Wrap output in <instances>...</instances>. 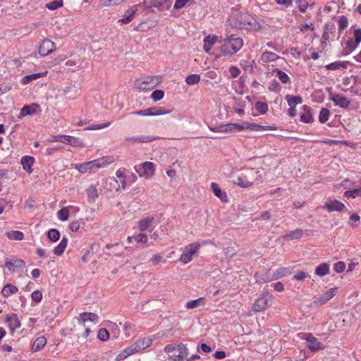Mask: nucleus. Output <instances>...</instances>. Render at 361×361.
I'll return each instance as SVG.
<instances>
[{
  "label": "nucleus",
  "instance_id": "nucleus-2",
  "mask_svg": "<svg viewBox=\"0 0 361 361\" xmlns=\"http://www.w3.org/2000/svg\"><path fill=\"white\" fill-rule=\"evenodd\" d=\"M261 176L260 171L254 169L243 171L235 183L241 188H248Z\"/></svg>",
  "mask_w": 361,
  "mask_h": 361
},
{
  "label": "nucleus",
  "instance_id": "nucleus-36",
  "mask_svg": "<svg viewBox=\"0 0 361 361\" xmlns=\"http://www.w3.org/2000/svg\"><path fill=\"white\" fill-rule=\"evenodd\" d=\"M286 99L290 106H295L296 104H301L302 101L300 96H293L290 94L286 95Z\"/></svg>",
  "mask_w": 361,
  "mask_h": 361
},
{
  "label": "nucleus",
  "instance_id": "nucleus-46",
  "mask_svg": "<svg viewBox=\"0 0 361 361\" xmlns=\"http://www.w3.org/2000/svg\"><path fill=\"white\" fill-rule=\"evenodd\" d=\"M63 6L62 0H54L46 4V8L49 10L54 11Z\"/></svg>",
  "mask_w": 361,
  "mask_h": 361
},
{
  "label": "nucleus",
  "instance_id": "nucleus-12",
  "mask_svg": "<svg viewBox=\"0 0 361 361\" xmlns=\"http://www.w3.org/2000/svg\"><path fill=\"white\" fill-rule=\"evenodd\" d=\"M322 207L326 209L329 212H331L334 211L341 212L343 210L345 206L338 200H329Z\"/></svg>",
  "mask_w": 361,
  "mask_h": 361
},
{
  "label": "nucleus",
  "instance_id": "nucleus-61",
  "mask_svg": "<svg viewBox=\"0 0 361 361\" xmlns=\"http://www.w3.org/2000/svg\"><path fill=\"white\" fill-rule=\"evenodd\" d=\"M345 269V264L343 262H338L334 264V270L337 273L343 272Z\"/></svg>",
  "mask_w": 361,
  "mask_h": 361
},
{
  "label": "nucleus",
  "instance_id": "nucleus-15",
  "mask_svg": "<svg viewBox=\"0 0 361 361\" xmlns=\"http://www.w3.org/2000/svg\"><path fill=\"white\" fill-rule=\"evenodd\" d=\"M152 340L149 338H143L137 341L131 345L134 353H137L146 349L152 345Z\"/></svg>",
  "mask_w": 361,
  "mask_h": 361
},
{
  "label": "nucleus",
  "instance_id": "nucleus-19",
  "mask_svg": "<svg viewBox=\"0 0 361 361\" xmlns=\"http://www.w3.org/2000/svg\"><path fill=\"white\" fill-rule=\"evenodd\" d=\"M35 159L32 157L25 156L21 159V164L23 169L27 173L32 172V166L33 165Z\"/></svg>",
  "mask_w": 361,
  "mask_h": 361
},
{
  "label": "nucleus",
  "instance_id": "nucleus-40",
  "mask_svg": "<svg viewBox=\"0 0 361 361\" xmlns=\"http://www.w3.org/2000/svg\"><path fill=\"white\" fill-rule=\"evenodd\" d=\"M274 72L276 73V76L283 84H288L290 82V78L285 72L279 68H276Z\"/></svg>",
  "mask_w": 361,
  "mask_h": 361
},
{
  "label": "nucleus",
  "instance_id": "nucleus-22",
  "mask_svg": "<svg viewBox=\"0 0 361 361\" xmlns=\"http://www.w3.org/2000/svg\"><path fill=\"white\" fill-rule=\"evenodd\" d=\"M137 11V6H132L130 9H128L124 14V16L121 21L122 23L126 24L131 21L133 16Z\"/></svg>",
  "mask_w": 361,
  "mask_h": 361
},
{
  "label": "nucleus",
  "instance_id": "nucleus-55",
  "mask_svg": "<svg viewBox=\"0 0 361 361\" xmlns=\"http://www.w3.org/2000/svg\"><path fill=\"white\" fill-rule=\"evenodd\" d=\"M338 23H339L338 28H339L340 32L343 30L344 29H345L348 25V20L347 17H345V16H341L338 20Z\"/></svg>",
  "mask_w": 361,
  "mask_h": 361
},
{
  "label": "nucleus",
  "instance_id": "nucleus-34",
  "mask_svg": "<svg viewBox=\"0 0 361 361\" xmlns=\"http://www.w3.org/2000/svg\"><path fill=\"white\" fill-rule=\"evenodd\" d=\"M348 63V61H343V62L336 61V62L327 64L325 66V68L327 70L335 71V70L339 69L340 68H346Z\"/></svg>",
  "mask_w": 361,
  "mask_h": 361
},
{
  "label": "nucleus",
  "instance_id": "nucleus-31",
  "mask_svg": "<svg viewBox=\"0 0 361 361\" xmlns=\"http://www.w3.org/2000/svg\"><path fill=\"white\" fill-rule=\"evenodd\" d=\"M68 244V239L66 238H63L59 244L54 248V252L57 256H61Z\"/></svg>",
  "mask_w": 361,
  "mask_h": 361
},
{
  "label": "nucleus",
  "instance_id": "nucleus-33",
  "mask_svg": "<svg viewBox=\"0 0 361 361\" xmlns=\"http://www.w3.org/2000/svg\"><path fill=\"white\" fill-rule=\"evenodd\" d=\"M6 235L10 240H22L24 238L23 233L19 231L6 232Z\"/></svg>",
  "mask_w": 361,
  "mask_h": 361
},
{
  "label": "nucleus",
  "instance_id": "nucleus-10",
  "mask_svg": "<svg viewBox=\"0 0 361 361\" xmlns=\"http://www.w3.org/2000/svg\"><path fill=\"white\" fill-rule=\"evenodd\" d=\"M5 266L11 272H18L20 269H24L25 263L23 259L17 258H7L6 260Z\"/></svg>",
  "mask_w": 361,
  "mask_h": 361
},
{
  "label": "nucleus",
  "instance_id": "nucleus-8",
  "mask_svg": "<svg viewBox=\"0 0 361 361\" xmlns=\"http://www.w3.org/2000/svg\"><path fill=\"white\" fill-rule=\"evenodd\" d=\"M298 336L307 341V348L312 351H317L323 348L322 344L317 341V339L310 333H301Z\"/></svg>",
  "mask_w": 361,
  "mask_h": 361
},
{
  "label": "nucleus",
  "instance_id": "nucleus-6",
  "mask_svg": "<svg viewBox=\"0 0 361 361\" xmlns=\"http://www.w3.org/2000/svg\"><path fill=\"white\" fill-rule=\"evenodd\" d=\"M235 126L234 131H240L244 129H249L253 131H262V130H276V128L275 126H260L256 123H243L241 124L238 123H232Z\"/></svg>",
  "mask_w": 361,
  "mask_h": 361
},
{
  "label": "nucleus",
  "instance_id": "nucleus-20",
  "mask_svg": "<svg viewBox=\"0 0 361 361\" xmlns=\"http://www.w3.org/2000/svg\"><path fill=\"white\" fill-rule=\"evenodd\" d=\"M157 137L154 136H140V137H126V140L130 142H149L157 140Z\"/></svg>",
  "mask_w": 361,
  "mask_h": 361
},
{
  "label": "nucleus",
  "instance_id": "nucleus-30",
  "mask_svg": "<svg viewBox=\"0 0 361 361\" xmlns=\"http://www.w3.org/2000/svg\"><path fill=\"white\" fill-rule=\"evenodd\" d=\"M216 38L217 37L215 35H208L204 38L203 48L206 52H208L212 49V47L215 43Z\"/></svg>",
  "mask_w": 361,
  "mask_h": 361
},
{
  "label": "nucleus",
  "instance_id": "nucleus-38",
  "mask_svg": "<svg viewBox=\"0 0 361 361\" xmlns=\"http://www.w3.org/2000/svg\"><path fill=\"white\" fill-rule=\"evenodd\" d=\"M204 304V298H200L197 300H190L186 303V307L188 309H194Z\"/></svg>",
  "mask_w": 361,
  "mask_h": 361
},
{
  "label": "nucleus",
  "instance_id": "nucleus-24",
  "mask_svg": "<svg viewBox=\"0 0 361 361\" xmlns=\"http://www.w3.org/2000/svg\"><path fill=\"white\" fill-rule=\"evenodd\" d=\"M303 233H304V232L302 229L297 228L294 231H290L289 233L286 234V235H284L283 238L285 240H288L300 239V238L302 237Z\"/></svg>",
  "mask_w": 361,
  "mask_h": 361
},
{
  "label": "nucleus",
  "instance_id": "nucleus-50",
  "mask_svg": "<svg viewBox=\"0 0 361 361\" xmlns=\"http://www.w3.org/2000/svg\"><path fill=\"white\" fill-rule=\"evenodd\" d=\"M204 77L207 80H214L216 84L219 83V76H218L217 73L214 71H207V73H205Z\"/></svg>",
  "mask_w": 361,
  "mask_h": 361
},
{
  "label": "nucleus",
  "instance_id": "nucleus-11",
  "mask_svg": "<svg viewBox=\"0 0 361 361\" xmlns=\"http://www.w3.org/2000/svg\"><path fill=\"white\" fill-rule=\"evenodd\" d=\"M272 295L269 293L263 294L254 303L253 308L256 312H259L262 310L265 309L269 305V302L271 300Z\"/></svg>",
  "mask_w": 361,
  "mask_h": 361
},
{
  "label": "nucleus",
  "instance_id": "nucleus-17",
  "mask_svg": "<svg viewBox=\"0 0 361 361\" xmlns=\"http://www.w3.org/2000/svg\"><path fill=\"white\" fill-rule=\"evenodd\" d=\"M209 128L210 130L215 133H229L234 131L235 126L232 125V123H228L216 126H209Z\"/></svg>",
  "mask_w": 361,
  "mask_h": 361
},
{
  "label": "nucleus",
  "instance_id": "nucleus-5",
  "mask_svg": "<svg viewBox=\"0 0 361 361\" xmlns=\"http://www.w3.org/2000/svg\"><path fill=\"white\" fill-rule=\"evenodd\" d=\"M200 245L198 243H190L184 248L183 254L180 255V260L183 264H188L192 260V257L197 252Z\"/></svg>",
  "mask_w": 361,
  "mask_h": 361
},
{
  "label": "nucleus",
  "instance_id": "nucleus-41",
  "mask_svg": "<svg viewBox=\"0 0 361 361\" xmlns=\"http://www.w3.org/2000/svg\"><path fill=\"white\" fill-rule=\"evenodd\" d=\"M134 353H134L131 345H130L128 348L124 349L121 353H119L117 355L116 360L117 361L122 360L126 358L127 357H128L129 355H133Z\"/></svg>",
  "mask_w": 361,
  "mask_h": 361
},
{
  "label": "nucleus",
  "instance_id": "nucleus-53",
  "mask_svg": "<svg viewBox=\"0 0 361 361\" xmlns=\"http://www.w3.org/2000/svg\"><path fill=\"white\" fill-rule=\"evenodd\" d=\"M211 189L212 190V192H214V194L219 197V198H222V195H223V192L221 191V189L219 188V185L216 183H211Z\"/></svg>",
  "mask_w": 361,
  "mask_h": 361
},
{
  "label": "nucleus",
  "instance_id": "nucleus-37",
  "mask_svg": "<svg viewBox=\"0 0 361 361\" xmlns=\"http://www.w3.org/2000/svg\"><path fill=\"white\" fill-rule=\"evenodd\" d=\"M329 271V266L326 263L319 264L315 269V274L319 276L326 275Z\"/></svg>",
  "mask_w": 361,
  "mask_h": 361
},
{
  "label": "nucleus",
  "instance_id": "nucleus-3",
  "mask_svg": "<svg viewBox=\"0 0 361 361\" xmlns=\"http://www.w3.org/2000/svg\"><path fill=\"white\" fill-rule=\"evenodd\" d=\"M111 158H102L99 159H95L91 161L85 162L80 164H75V169H77L80 173H86L88 171H91L94 169H99L104 167L111 162Z\"/></svg>",
  "mask_w": 361,
  "mask_h": 361
},
{
  "label": "nucleus",
  "instance_id": "nucleus-32",
  "mask_svg": "<svg viewBox=\"0 0 361 361\" xmlns=\"http://www.w3.org/2000/svg\"><path fill=\"white\" fill-rule=\"evenodd\" d=\"M86 191L89 202H93L98 197L97 189L94 185H90Z\"/></svg>",
  "mask_w": 361,
  "mask_h": 361
},
{
  "label": "nucleus",
  "instance_id": "nucleus-44",
  "mask_svg": "<svg viewBox=\"0 0 361 361\" xmlns=\"http://www.w3.org/2000/svg\"><path fill=\"white\" fill-rule=\"evenodd\" d=\"M330 115V111L328 109L322 108L319 112V121L322 123H324L328 121Z\"/></svg>",
  "mask_w": 361,
  "mask_h": 361
},
{
  "label": "nucleus",
  "instance_id": "nucleus-63",
  "mask_svg": "<svg viewBox=\"0 0 361 361\" xmlns=\"http://www.w3.org/2000/svg\"><path fill=\"white\" fill-rule=\"evenodd\" d=\"M31 296H32V300L37 302L41 301V300L42 298V294L39 290H35V291L32 292Z\"/></svg>",
  "mask_w": 361,
  "mask_h": 361
},
{
  "label": "nucleus",
  "instance_id": "nucleus-1",
  "mask_svg": "<svg viewBox=\"0 0 361 361\" xmlns=\"http://www.w3.org/2000/svg\"><path fill=\"white\" fill-rule=\"evenodd\" d=\"M223 44L221 51L224 55H232L239 51L243 45V39L233 35H226L221 40Z\"/></svg>",
  "mask_w": 361,
  "mask_h": 361
},
{
  "label": "nucleus",
  "instance_id": "nucleus-26",
  "mask_svg": "<svg viewBox=\"0 0 361 361\" xmlns=\"http://www.w3.org/2000/svg\"><path fill=\"white\" fill-rule=\"evenodd\" d=\"M39 106L36 104H32V105H25L24 106L20 112L21 117H24L28 115H32L36 111L37 108Z\"/></svg>",
  "mask_w": 361,
  "mask_h": 361
},
{
  "label": "nucleus",
  "instance_id": "nucleus-29",
  "mask_svg": "<svg viewBox=\"0 0 361 361\" xmlns=\"http://www.w3.org/2000/svg\"><path fill=\"white\" fill-rule=\"evenodd\" d=\"M337 288H332L329 289V290L326 291L320 298H319V302L320 303H325L330 299H331L336 293Z\"/></svg>",
  "mask_w": 361,
  "mask_h": 361
},
{
  "label": "nucleus",
  "instance_id": "nucleus-39",
  "mask_svg": "<svg viewBox=\"0 0 361 361\" xmlns=\"http://www.w3.org/2000/svg\"><path fill=\"white\" fill-rule=\"evenodd\" d=\"M178 353V357H179L182 360H183L188 355V349L184 344L178 345V350H176Z\"/></svg>",
  "mask_w": 361,
  "mask_h": 361
},
{
  "label": "nucleus",
  "instance_id": "nucleus-64",
  "mask_svg": "<svg viewBox=\"0 0 361 361\" xmlns=\"http://www.w3.org/2000/svg\"><path fill=\"white\" fill-rule=\"evenodd\" d=\"M134 238L137 243H146L147 242V237L144 233H140L135 236Z\"/></svg>",
  "mask_w": 361,
  "mask_h": 361
},
{
  "label": "nucleus",
  "instance_id": "nucleus-58",
  "mask_svg": "<svg viewBox=\"0 0 361 361\" xmlns=\"http://www.w3.org/2000/svg\"><path fill=\"white\" fill-rule=\"evenodd\" d=\"M295 1L296 4H298L299 11L301 13H304L308 6L307 1L306 0H295Z\"/></svg>",
  "mask_w": 361,
  "mask_h": 361
},
{
  "label": "nucleus",
  "instance_id": "nucleus-7",
  "mask_svg": "<svg viewBox=\"0 0 361 361\" xmlns=\"http://www.w3.org/2000/svg\"><path fill=\"white\" fill-rule=\"evenodd\" d=\"M134 169L140 176L145 178H149L154 173V164L150 161H145L142 164L135 166Z\"/></svg>",
  "mask_w": 361,
  "mask_h": 361
},
{
  "label": "nucleus",
  "instance_id": "nucleus-56",
  "mask_svg": "<svg viewBox=\"0 0 361 361\" xmlns=\"http://www.w3.org/2000/svg\"><path fill=\"white\" fill-rule=\"evenodd\" d=\"M70 145L73 147H85V145L82 142L78 137L71 136V139H69Z\"/></svg>",
  "mask_w": 361,
  "mask_h": 361
},
{
  "label": "nucleus",
  "instance_id": "nucleus-57",
  "mask_svg": "<svg viewBox=\"0 0 361 361\" xmlns=\"http://www.w3.org/2000/svg\"><path fill=\"white\" fill-rule=\"evenodd\" d=\"M41 75H42L41 73H35V74L26 75L23 78V80H22L23 83H24V84L28 83L32 80H36V79L40 78Z\"/></svg>",
  "mask_w": 361,
  "mask_h": 361
},
{
  "label": "nucleus",
  "instance_id": "nucleus-18",
  "mask_svg": "<svg viewBox=\"0 0 361 361\" xmlns=\"http://www.w3.org/2000/svg\"><path fill=\"white\" fill-rule=\"evenodd\" d=\"M152 5L159 11H165L171 8V2L169 0H152Z\"/></svg>",
  "mask_w": 361,
  "mask_h": 361
},
{
  "label": "nucleus",
  "instance_id": "nucleus-52",
  "mask_svg": "<svg viewBox=\"0 0 361 361\" xmlns=\"http://www.w3.org/2000/svg\"><path fill=\"white\" fill-rule=\"evenodd\" d=\"M255 108L262 114H265L268 110V106L267 104L262 102H257L255 104Z\"/></svg>",
  "mask_w": 361,
  "mask_h": 361
},
{
  "label": "nucleus",
  "instance_id": "nucleus-13",
  "mask_svg": "<svg viewBox=\"0 0 361 361\" xmlns=\"http://www.w3.org/2000/svg\"><path fill=\"white\" fill-rule=\"evenodd\" d=\"M55 50V44L49 39L43 40L39 49V54L41 56H47Z\"/></svg>",
  "mask_w": 361,
  "mask_h": 361
},
{
  "label": "nucleus",
  "instance_id": "nucleus-43",
  "mask_svg": "<svg viewBox=\"0 0 361 361\" xmlns=\"http://www.w3.org/2000/svg\"><path fill=\"white\" fill-rule=\"evenodd\" d=\"M200 81V76L198 74H192L186 78L185 82L189 85H194L199 83Z\"/></svg>",
  "mask_w": 361,
  "mask_h": 361
},
{
  "label": "nucleus",
  "instance_id": "nucleus-45",
  "mask_svg": "<svg viewBox=\"0 0 361 361\" xmlns=\"http://www.w3.org/2000/svg\"><path fill=\"white\" fill-rule=\"evenodd\" d=\"M58 218L62 221H67L69 217V210L68 207H63L57 212Z\"/></svg>",
  "mask_w": 361,
  "mask_h": 361
},
{
  "label": "nucleus",
  "instance_id": "nucleus-14",
  "mask_svg": "<svg viewBox=\"0 0 361 361\" xmlns=\"http://www.w3.org/2000/svg\"><path fill=\"white\" fill-rule=\"evenodd\" d=\"M330 99L334 102L336 106L343 109L348 108L350 101L345 97L339 94H331Z\"/></svg>",
  "mask_w": 361,
  "mask_h": 361
},
{
  "label": "nucleus",
  "instance_id": "nucleus-25",
  "mask_svg": "<svg viewBox=\"0 0 361 361\" xmlns=\"http://www.w3.org/2000/svg\"><path fill=\"white\" fill-rule=\"evenodd\" d=\"M154 217L147 216L139 221V228L140 231H144L149 229L153 223Z\"/></svg>",
  "mask_w": 361,
  "mask_h": 361
},
{
  "label": "nucleus",
  "instance_id": "nucleus-42",
  "mask_svg": "<svg viewBox=\"0 0 361 361\" xmlns=\"http://www.w3.org/2000/svg\"><path fill=\"white\" fill-rule=\"evenodd\" d=\"M149 109L150 116H159V115L169 114L172 111V110H166L161 107L149 108Z\"/></svg>",
  "mask_w": 361,
  "mask_h": 361
},
{
  "label": "nucleus",
  "instance_id": "nucleus-4",
  "mask_svg": "<svg viewBox=\"0 0 361 361\" xmlns=\"http://www.w3.org/2000/svg\"><path fill=\"white\" fill-rule=\"evenodd\" d=\"M161 82L159 75L145 76L135 81V87L140 90H149L157 86Z\"/></svg>",
  "mask_w": 361,
  "mask_h": 361
},
{
  "label": "nucleus",
  "instance_id": "nucleus-23",
  "mask_svg": "<svg viewBox=\"0 0 361 361\" xmlns=\"http://www.w3.org/2000/svg\"><path fill=\"white\" fill-rule=\"evenodd\" d=\"M286 271V269L285 268L281 269L278 270L277 272L275 273L272 276H269V272H265V276L263 275V277L261 279L263 280L264 281H269L277 279L281 276H285Z\"/></svg>",
  "mask_w": 361,
  "mask_h": 361
},
{
  "label": "nucleus",
  "instance_id": "nucleus-49",
  "mask_svg": "<svg viewBox=\"0 0 361 361\" xmlns=\"http://www.w3.org/2000/svg\"><path fill=\"white\" fill-rule=\"evenodd\" d=\"M98 338L102 341H106L109 338V331L106 329H100L97 334Z\"/></svg>",
  "mask_w": 361,
  "mask_h": 361
},
{
  "label": "nucleus",
  "instance_id": "nucleus-28",
  "mask_svg": "<svg viewBox=\"0 0 361 361\" xmlns=\"http://www.w3.org/2000/svg\"><path fill=\"white\" fill-rule=\"evenodd\" d=\"M18 290V288L16 286L7 283L4 286L1 293L5 297H9L11 295L16 293Z\"/></svg>",
  "mask_w": 361,
  "mask_h": 361
},
{
  "label": "nucleus",
  "instance_id": "nucleus-27",
  "mask_svg": "<svg viewBox=\"0 0 361 361\" xmlns=\"http://www.w3.org/2000/svg\"><path fill=\"white\" fill-rule=\"evenodd\" d=\"M304 113L301 114L300 120V121L308 123L313 121L312 114L310 113V108L306 105L303 106Z\"/></svg>",
  "mask_w": 361,
  "mask_h": 361
},
{
  "label": "nucleus",
  "instance_id": "nucleus-35",
  "mask_svg": "<svg viewBox=\"0 0 361 361\" xmlns=\"http://www.w3.org/2000/svg\"><path fill=\"white\" fill-rule=\"evenodd\" d=\"M278 57L279 56L274 52L265 51L262 54L261 60L264 63H268L275 61Z\"/></svg>",
  "mask_w": 361,
  "mask_h": 361
},
{
  "label": "nucleus",
  "instance_id": "nucleus-62",
  "mask_svg": "<svg viewBox=\"0 0 361 361\" xmlns=\"http://www.w3.org/2000/svg\"><path fill=\"white\" fill-rule=\"evenodd\" d=\"M229 72L231 77L233 78H237L240 73V69L236 66H231L229 69Z\"/></svg>",
  "mask_w": 361,
  "mask_h": 361
},
{
  "label": "nucleus",
  "instance_id": "nucleus-59",
  "mask_svg": "<svg viewBox=\"0 0 361 361\" xmlns=\"http://www.w3.org/2000/svg\"><path fill=\"white\" fill-rule=\"evenodd\" d=\"M17 318L18 317H7L6 321L9 323V325L11 326L13 323L15 325L14 327H11V329L12 331H13L16 328L20 327V323L17 319Z\"/></svg>",
  "mask_w": 361,
  "mask_h": 361
},
{
  "label": "nucleus",
  "instance_id": "nucleus-60",
  "mask_svg": "<svg viewBox=\"0 0 361 361\" xmlns=\"http://www.w3.org/2000/svg\"><path fill=\"white\" fill-rule=\"evenodd\" d=\"M150 261L152 262V264H154V265H157L161 262H164V263L166 262V259H164L162 256H161L159 255H154L151 258Z\"/></svg>",
  "mask_w": 361,
  "mask_h": 361
},
{
  "label": "nucleus",
  "instance_id": "nucleus-51",
  "mask_svg": "<svg viewBox=\"0 0 361 361\" xmlns=\"http://www.w3.org/2000/svg\"><path fill=\"white\" fill-rule=\"evenodd\" d=\"M164 92L163 90H157L152 93L151 98L153 99V101L157 102L161 99L164 97Z\"/></svg>",
  "mask_w": 361,
  "mask_h": 361
},
{
  "label": "nucleus",
  "instance_id": "nucleus-21",
  "mask_svg": "<svg viewBox=\"0 0 361 361\" xmlns=\"http://www.w3.org/2000/svg\"><path fill=\"white\" fill-rule=\"evenodd\" d=\"M47 343V338L44 336H39L37 338L32 346L33 352L40 350Z\"/></svg>",
  "mask_w": 361,
  "mask_h": 361
},
{
  "label": "nucleus",
  "instance_id": "nucleus-9",
  "mask_svg": "<svg viewBox=\"0 0 361 361\" xmlns=\"http://www.w3.org/2000/svg\"><path fill=\"white\" fill-rule=\"evenodd\" d=\"M240 23L241 25L249 29H255L259 27L256 19L247 13H240Z\"/></svg>",
  "mask_w": 361,
  "mask_h": 361
},
{
  "label": "nucleus",
  "instance_id": "nucleus-47",
  "mask_svg": "<svg viewBox=\"0 0 361 361\" xmlns=\"http://www.w3.org/2000/svg\"><path fill=\"white\" fill-rule=\"evenodd\" d=\"M360 221V216L357 214H353L350 216L348 224L352 228H357L358 226V223Z\"/></svg>",
  "mask_w": 361,
  "mask_h": 361
},
{
  "label": "nucleus",
  "instance_id": "nucleus-48",
  "mask_svg": "<svg viewBox=\"0 0 361 361\" xmlns=\"http://www.w3.org/2000/svg\"><path fill=\"white\" fill-rule=\"evenodd\" d=\"M47 236L50 240L56 242L60 238V233L58 230L52 228L48 231Z\"/></svg>",
  "mask_w": 361,
  "mask_h": 361
},
{
  "label": "nucleus",
  "instance_id": "nucleus-16",
  "mask_svg": "<svg viewBox=\"0 0 361 361\" xmlns=\"http://www.w3.org/2000/svg\"><path fill=\"white\" fill-rule=\"evenodd\" d=\"M121 185L118 180H116L114 177L107 178L104 183V188L113 192H117L119 190Z\"/></svg>",
  "mask_w": 361,
  "mask_h": 361
},
{
  "label": "nucleus",
  "instance_id": "nucleus-54",
  "mask_svg": "<svg viewBox=\"0 0 361 361\" xmlns=\"http://www.w3.org/2000/svg\"><path fill=\"white\" fill-rule=\"evenodd\" d=\"M121 0H100V5L102 7H107L119 4Z\"/></svg>",
  "mask_w": 361,
  "mask_h": 361
}]
</instances>
